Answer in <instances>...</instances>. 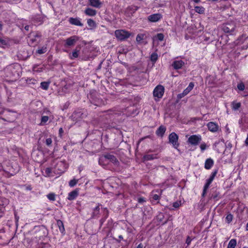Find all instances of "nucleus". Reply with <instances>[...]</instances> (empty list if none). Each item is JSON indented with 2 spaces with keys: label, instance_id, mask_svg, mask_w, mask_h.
I'll use <instances>...</instances> for the list:
<instances>
[{
  "label": "nucleus",
  "instance_id": "f257e3e1",
  "mask_svg": "<svg viewBox=\"0 0 248 248\" xmlns=\"http://www.w3.org/2000/svg\"><path fill=\"white\" fill-rule=\"evenodd\" d=\"M19 69L20 66L19 65L9 66L6 69L7 77L16 79L18 78L20 76L19 71Z\"/></svg>",
  "mask_w": 248,
  "mask_h": 248
},
{
  "label": "nucleus",
  "instance_id": "f03ea898",
  "mask_svg": "<svg viewBox=\"0 0 248 248\" xmlns=\"http://www.w3.org/2000/svg\"><path fill=\"white\" fill-rule=\"evenodd\" d=\"M41 34L39 32H31L28 35V42L30 46H35L40 41Z\"/></svg>",
  "mask_w": 248,
  "mask_h": 248
},
{
  "label": "nucleus",
  "instance_id": "7ed1b4c3",
  "mask_svg": "<svg viewBox=\"0 0 248 248\" xmlns=\"http://www.w3.org/2000/svg\"><path fill=\"white\" fill-rule=\"evenodd\" d=\"M236 25L233 22H228L222 25V29L225 33L232 35L235 32Z\"/></svg>",
  "mask_w": 248,
  "mask_h": 248
},
{
  "label": "nucleus",
  "instance_id": "20e7f679",
  "mask_svg": "<svg viewBox=\"0 0 248 248\" xmlns=\"http://www.w3.org/2000/svg\"><path fill=\"white\" fill-rule=\"evenodd\" d=\"M235 43L237 45H242L241 48L242 49H247L248 47V36L245 34L242 35L236 40Z\"/></svg>",
  "mask_w": 248,
  "mask_h": 248
},
{
  "label": "nucleus",
  "instance_id": "39448f33",
  "mask_svg": "<svg viewBox=\"0 0 248 248\" xmlns=\"http://www.w3.org/2000/svg\"><path fill=\"white\" fill-rule=\"evenodd\" d=\"M115 35L117 38L120 40H124L129 37L131 33L123 30H118L115 31Z\"/></svg>",
  "mask_w": 248,
  "mask_h": 248
},
{
  "label": "nucleus",
  "instance_id": "423d86ee",
  "mask_svg": "<svg viewBox=\"0 0 248 248\" xmlns=\"http://www.w3.org/2000/svg\"><path fill=\"white\" fill-rule=\"evenodd\" d=\"M79 40V37L76 35H74L67 38L64 41V46L66 48L73 46L76 42Z\"/></svg>",
  "mask_w": 248,
  "mask_h": 248
},
{
  "label": "nucleus",
  "instance_id": "0eeeda50",
  "mask_svg": "<svg viewBox=\"0 0 248 248\" xmlns=\"http://www.w3.org/2000/svg\"><path fill=\"white\" fill-rule=\"evenodd\" d=\"M169 142L171 143L174 148L177 149L179 146L178 136L174 132L170 133L169 136Z\"/></svg>",
  "mask_w": 248,
  "mask_h": 248
},
{
  "label": "nucleus",
  "instance_id": "6e6552de",
  "mask_svg": "<svg viewBox=\"0 0 248 248\" xmlns=\"http://www.w3.org/2000/svg\"><path fill=\"white\" fill-rule=\"evenodd\" d=\"M202 140L200 135H193L189 137L187 142L193 145H197Z\"/></svg>",
  "mask_w": 248,
  "mask_h": 248
},
{
  "label": "nucleus",
  "instance_id": "1a4fd4ad",
  "mask_svg": "<svg viewBox=\"0 0 248 248\" xmlns=\"http://www.w3.org/2000/svg\"><path fill=\"white\" fill-rule=\"evenodd\" d=\"M164 87L162 85H158L154 89L153 94L155 97L161 98L164 94Z\"/></svg>",
  "mask_w": 248,
  "mask_h": 248
},
{
  "label": "nucleus",
  "instance_id": "9d476101",
  "mask_svg": "<svg viewBox=\"0 0 248 248\" xmlns=\"http://www.w3.org/2000/svg\"><path fill=\"white\" fill-rule=\"evenodd\" d=\"M103 157L110 162L112 163L114 166H119L120 163L117 158L111 154H107L103 155Z\"/></svg>",
  "mask_w": 248,
  "mask_h": 248
},
{
  "label": "nucleus",
  "instance_id": "9b49d317",
  "mask_svg": "<svg viewBox=\"0 0 248 248\" xmlns=\"http://www.w3.org/2000/svg\"><path fill=\"white\" fill-rule=\"evenodd\" d=\"M208 130L213 133L217 132L218 131L219 127L217 123L210 122L207 124Z\"/></svg>",
  "mask_w": 248,
  "mask_h": 248
},
{
  "label": "nucleus",
  "instance_id": "f8f14e48",
  "mask_svg": "<svg viewBox=\"0 0 248 248\" xmlns=\"http://www.w3.org/2000/svg\"><path fill=\"white\" fill-rule=\"evenodd\" d=\"M89 5L93 7L99 9L102 5V2L100 0H88Z\"/></svg>",
  "mask_w": 248,
  "mask_h": 248
},
{
  "label": "nucleus",
  "instance_id": "ddd939ff",
  "mask_svg": "<svg viewBox=\"0 0 248 248\" xmlns=\"http://www.w3.org/2000/svg\"><path fill=\"white\" fill-rule=\"evenodd\" d=\"M8 204V200L6 199L0 198V217L4 213V206Z\"/></svg>",
  "mask_w": 248,
  "mask_h": 248
},
{
  "label": "nucleus",
  "instance_id": "4468645a",
  "mask_svg": "<svg viewBox=\"0 0 248 248\" xmlns=\"http://www.w3.org/2000/svg\"><path fill=\"white\" fill-rule=\"evenodd\" d=\"M162 17L161 14H155L151 15L148 17V19L153 22H155L158 21L160 20Z\"/></svg>",
  "mask_w": 248,
  "mask_h": 248
},
{
  "label": "nucleus",
  "instance_id": "2eb2a0df",
  "mask_svg": "<svg viewBox=\"0 0 248 248\" xmlns=\"http://www.w3.org/2000/svg\"><path fill=\"white\" fill-rule=\"evenodd\" d=\"M69 22L71 24L76 26L82 27L83 25L78 18L70 17L69 19Z\"/></svg>",
  "mask_w": 248,
  "mask_h": 248
},
{
  "label": "nucleus",
  "instance_id": "dca6fc26",
  "mask_svg": "<svg viewBox=\"0 0 248 248\" xmlns=\"http://www.w3.org/2000/svg\"><path fill=\"white\" fill-rule=\"evenodd\" d=\"M82 115L80 111L74 112L71 116V119L73 121L78 122L82 118Z\"/></svg>",
  "mask_w": 248,
  "mask_h": 248
},
{
  "label": "nucleus",
  "instance_id": "f3484780",
  "mask_svg": "<svg viewBox=\"0 0 248 248\" xmlns=\"http://www.w3.org/2000/svg\"><path fill=\"white\" fill-rule=\"evenodd\" d=\"M84 13L87 16H93L96 15L97 11L91 8H87L84 11Z\"/></svg>",
  "mask_w": 248,
  "mask_h": 248
},
{
  "label": "nucleus",
  "instance_id": "a211bd4d",
  "mask_svg": "<svg viewBox=\"0 0 248 248\" xmlns=\"http://www.w3.org/2000/svg\"><path fill=\"white\" fill-rule=\"evenodd\" d=\"M166 130V127L163 125H160L156 131V134L159 137H162Z\"/></svg>",
  "mask_w": 248,
  "mask_h": 248
},
{
  "label": "nucleus",
  "instance_id": "6ab92c4d",
  "mask_svg": "<svg viewBox=\"0 0 248 248\" xmlns=\"http://www.w3.org/2000/svg\"><path fill=\"white\" fill-rule=\"evenodd\" d=\"M78 195V190L77 189H75L68 194V200L72 201L76 198Z\"/></svg>",
  "mask_w": 248,
  "mask_h": 248
},
{
  "label": "nucleus",
  "instance_id": "aec40b11",
  "mask_svg": "<svg viewBox=\"0 0 248 248\" xmlns=\"http://www.w3.org/2000/svg\"><path fill=\"white\" fill-rule=\"evenodd\" d=\"M184 65V62L183 61H175L172 63V66L175 69H179Z\"/></svg>",
  "mask_w": 248,
  "mask_h": 248
},
{
  "label": "nucleus",
  "instance_id": "412c9836",
  "mask_svg": "<svg viewBox=\"0 0 248 248\" xmlns=\"http://www.w3.org/2000/svg\"><path fill=\"white\" fill-rule=\"evenodd\" d=\"M213 181H212L211 179H210L209 178L207 180H206V184H205L204 186V187H203V192H202V197H204L205 195H206V191H207V190L208 189V188H209V186H210V185L211 184V183Z\"/></svg>",
  "mask_w": 248,
  "mask_h": 248
},
{
  "label": "nucleus",
  "instance_id": "4be33fe9",
  "mask_svg": "<svg viewBox=\"0 0 248 248\" xmlns=\"http://www.w3.org/2000/svg\"><path fill=\"white\" fill-rule=\"evenodd\" d=\"M214 164V161L211 158H208L206 160L204 167L206 169L209 170L211 168Z\"/></svg>",
  "mask_w": 248,
  "mask_h": 248
},
{
  "label": "nucleus",
  "instance_id": "5701e85b",
  "mask_svg": "<svg viewBox=\"0 0 248 248\" xmlns=\"http://www.w3.org/2000/svg\"><path fill=\"white\" fill-rule=\"evenodd\" d=\"M100 206H101V204H98V205L94 208L92 213L93 217L95 218L98 217L100 212Z\"/></svg>",
  "mask_w": 248,
  "mask_h": 248
},
{
  "label": "nucleus",
  "instance_id": "b1692460",
  "mask_svg": "<svg viewBox=\"0 0 248 248\" xmlns=\"http://www.w3.org/2000/svg\"><path fill=\"white\" fill-rule=\"evenodd\" d=\"M194 86V83L193 82H190L188 86L183 91V94L185 95L187 94L192 90Z\"/></svg>",
  "mask_w": 248,
  "mask_h": 248
},
{
  "label": "nucleus",
  "instance_id": "393cba45",
  "mask_svg": "<svg viewBox=\"0 0 248 248\" xmlns=\"http://www.w3.org/2000/svg\"><path fill=\"white\" fill-rule=\"evenodd\" d=\"M241 104L240 102L233 101L232 103V109L234 110H238L241 107Z\"/></svg>",
  "mask_w": 248,
  "mask_h": 248
},
{
  "label": "nucleus",
  "instance_id": "a878e982",
  "mask_svg": "<svg viewBox=\"0 0 248 248\" xmlns=\"http://www.w3.org/2000/svg\"><path fill=\"white\" fill-rule=\"evenodd\" d=\"M57 224L59 228L60 232L63 233L64 232L65 229L62 221L61 220H58L57 221Z\"/></svg>",
  "mask_w": 248,
  "mask_h": 248
},
{
  "label": "nucleus",
  "instance_id": "bb28decb",
  "mask_svg": "<svg viewBox=\"0 0 248 248\" xmlns=\"http://www.w3.org/2000/svg\"><path fill=\"white\" fill-rule=\"evenodd\" d=\"M236 245V240L235 239H231L228 244L227 248H234Z\"/></svg>",
  "mask_w": 248,
  "mask_h": 248
},
{
  "label": "nucleus",
  "instance_id": "cd10ccee",
  "mask_svg": "<svg viewBox=\"0 0 248 248\" xmlns=\"http://www.w3.org/2000/svg\"><path fill=\"white\" fill-rule=\"evenodd\" d=\"M156 158V155H146L143 156L144 160H151Z\"/></svg>",
  "mask_w": 248,
  "mask_h": 248
},
{
  "label": "nucleus",
  "instance_id": "c85d7f7f",
  "mask_svg": "<svg viewBox=\"0 0 248 248\" xmlns=\"http://www.w3.org/2000/svg\"><path fill=\"white\" fill-rule=\"evenodd\" d=\"M195 11L196 12L202 14H203L205 11V9L202 6H195Z\"/></svg>",
  "mask_w": 248,
  "mask_h": 248
},
{
  "label": "nucleus",
  "instance_id": "c756f323",
  "mask_svg": "<svg viewBox=\"0 0 248 248\" xmlns=\"http://www.w3.org/2000/svg\"><path fill=\"white\" fill-rule=\"evenodd\" d=\"M78 52L79 50H77V49H75L73 52H72V55H70L69 58L71 60H73L75 58H77L78 56Z\"/></svg>",
  "mask_w": 248,
  "mask_h": 248
},
{
  "label": "nucleus",
  "instance_id": "7c9ffc66",
  "mask_svg": "<svg viewBox=\"0 0 248 248\" xmlns=\"http://www.w3.org/2000/svg\"><path fill=\"white\" fill-rule=\"evenodd\" d=\"M158 59V55L156 52L153 53L150 56V60L155 63Z\"/></svg>",
  "mask_w": 248,
  "mask_h": 248
},
{
  "label": "nucleus",
  "instance_id": "2f4dec72",
  "mask_svg": "<svg viewBox=\"0 0 248 248\" xmlns=\"http://www.w3.org/2000/svg\"><path fill=\"white\" fill-rule=\"evenodd\" d=\"M44 69L43 67H39V65H35L32 67V70L34 72H42Z\"/></svg>",
  "mask_w": 248,
  "mask_h": 248
},
{
  "label": "nucleus",
  "instance_id": "473e14b6",
  "mask_svg": "<svg viewBox=\"0 0 248 248\" xmlns=\"http://www.w3.org/2000/svg\"><path fill=\"white\" fill-rule=\"evenodd\" d=\"M49 83L47 82H42L41 83V87L45 90H47L49 87Z\"/></svg>",
  "mask_w": 248,
  "mask_h": 248
},
{
  "label": "nucleus",
  "instance_id": "72a5a7b5",
  "mask_svg": "<svg viewBox=\"0 0 248 248\" xmlns=\"http://www.w3.org/2000/svg\"><path fill=\"white\" fill-rule=\"evenodd\" d=\"M49 120V117L47 116H43L41 118V122L40 125H43L45 124Z\"/></svg>",
  "mask_w": 248,
  "mask_h": 248
},
{
  "label": "nucleus",
  "instance_id": "f704fd0d",
  "mask_svg": "<svg viewBox=\"0 0 248 248\" xmlns=\"http://www.w3.org/2000/svg\"><path fill=\"white\" fill-rule=\"evenodd\" d=\"M56 195L54 193H51L47 195V198L51 201H55Z\"/></svg>",
  "mask_w": 248,
  "mask_h": 248
},
{
  "label": "nucleus",
  "instance_id": "c9c22d12",
  "mask_svg": "<svg viewBox=\"0 0 248 248\" xmlns=\"http://www.w3.org/2000/svg\"><path fill=\"white\" fill-rule=\"evenodd\" d=\"M87 24L91 27H94L96 25L95 21L92 19H89L87 20Z\"/></svg>",
  "mask_w": 248,
  "mask_h": 248
},
{
  "label": "nucleus",
  "instance_id": "e433bc0d",
  "mask_svg": "<svg viewBox=\"0 0 248 248\" xmlns=\"http://www.w3.org/2000/svg\"><path fill=\"white\" fill-rule=\"evenodd\" d=\"M78 180L76 179H72L69 182V185L70 187L74 186L78 183Z\"/></svg>",
  "mask_w": 248,
  "mask_h": 248
},
{
  "label": "nucleus",
  "instance_id": "4c0bfd02",
  "mask_svg": "<svg viewBox=\"0 0 248 248\" xmlns=\"http://www.w3.org/2000/svg\"><path fill=\"white\" fill-rule=\"evenodd\" d=\"M7 41L6 39L0 38V46L3 47L4 46L6 45Z\"/></svg>",
  "mask_w": 248,
  "mask_h": 248
},
{
  "label": "nucleus",
  "instance_id": "58836bf2",
  "mask_svg": "<svg viewBox=\"0 0 248 248\" xmlns=\"http://www.w3.org/2000/svg\"><path fill=\"white\" fill-rule=\"evenodd\" d=\"M155 37L157 38V40L161 41L163 40L164 36L163 33H157Z\"/></svg>",
  "mask_w": 248,
  "mask_h": 248
},
{
  "label": "nucleus",
  "instance_id": "ea45409f",
  "mask_svg": "<svg viewBox=\"0 0 248 248\" xmlns=\"http://www.w3.org/2000/svg\"><path fill=\"white\" fill-rule=\"evenodd\" d=\"M233 218V216L232 214L228 215L226 217V220L228 223H230Z\"/></svg>",
  "mask_w": 248,
  "mask_h": 248
},
{
  "label": "nucleus",
  "instance_id": "a19ab883",
  "mask_svg": "<svg viewBox=\"0 0 248 248\" xmlns=\"http://www.w3.org/2000/svg\"><path fill=\"white\" fill-rule=\"evenodd\" d=\"M46 51V47H43L41 49H39L37 50V52L39 54H42L45 53Z\"/></svg>",
  "mask_w": 248,
  "mask_h": 248
},
{
  "label": "nucleus",
  "instance_id": "79ce46f5",
  "mask_svg": "<svg viewBox=\"0 0 248 248\" xmlns=\"http://www.w3.org/2000/svg\"><path fill=\"white\" fill-rule=\"evenodd\" d=\"M237 87L240 91H243L245 89V85L243 83L238 84Z\"/></svg>",
  "mask_w": 248,
  "mask_h": 248
},
{
  "label": "nucleus",
  "instance_id": "37998d69",
  "mask_svg": "<svg viewBox=\"0 0 248 248\" xmlns=\"http://www.w3.org/2000/svg\"><path fill=\"white\" fill-rule=\"evenodd\" d=\"M217 170H214L211 174V175H210V177H209V179H211L212 181H213L215 177L216 176V175H217Z\"/></svg>",
  "mask_w": 248,
  "mask_h": 248
},
{
  "label": "nucleus",
  "instance_id": "c03bdc74",
  "mask_svg": "<svg viewBox=\"0 0 248 248\" xmlns=\"http://www.w3.org/2000/svg\"><path fill=\"white\" fill-rule=\"evenodd\" d=\"M45 173L47 176H49L51 173L52 170L50 168H46L45 170Z\"/></svg>",
  "mask_w": 248,
  "mask_h": 248
},
{
  "label": "nucleus",
  "instance_id": "a18cd8bd",
  "mask_svg": "<svg viewBox=\"0 0 248 248\" xmlns=\"http://www.w3.org/2000/svg\"><path fill=\"white\" fill-rule=\"evenodd\" d=\"M52 142V139L51 138H47L46 140V144L47 146H50Z\"/></svg>",
  "mask_w": 248,
  "mask_h": 248
},
{
  "label": "nucleus",
  "instance_id": "49530a36",
  "mask_svg": "<svg viewBox=\"0 0 248 248\" xmlns=\"http://www.w3.org/2000/svg\"><path fill=\"white\" fill-rule=\"evenodd\" d=\"M143 37H144V35L143 34H138L136 37L137 41L140 42V41H141L142 40H143Z\"/></svg>",
  "mask_w": 248,
  "mask_h": 248
},
{
  "label": "nucleus",
  "instance_id": "de8ad7c7",
  "mask_svg": "<svg viewBox=\"0 0 248 248\" xmlns=\"http://www.w3.org/2000/svg\"><path fill=\"white\" fill-rule=\"evenodd\" d=\"M129 8L132 12L134 13L139 9V7L137 6H131Z\"/></svg>",
  "mask_w": 248,
  "mask_h": 248
},
{
  "label": "nucleus",
  "instance_id": "09e8293b",
  "mask_svg": "<svg viewBox=\"0 0 248 248\" xmlns=\"http://www.w3.org/2000/svg\"><path fill=\"white\" fill-rule=\"evenodd\" d=\"M181 205V202H176L173 203V207L174 208H178Z\"/></svg>",
  "mask_w": 248,
  "mask_h": 248
},
{
  "label": "nucleus",
  "instance_id": "8fccbe9b",
  "mask_svg": "<svg viewBox=\"0 0 248 248\" xmlns=\"http://www.w3.org/2000/svg\"><path fill=\"white\" fill-rule=\"evenodd\" d=\"M35 20L36 22L42 23L43 22V18L41 16H39L35 18Z\"/></svg>",
  "mask_w": 248,
  "mask_h": 248
},
{
  "label": "nucleus",
  "instance_id": "3c124183",
  "mask_svg": "<svg viewBox=\"0 0 248 248\" xmlns=\"http://www.w3.org/2000/svg\"><path fill=\"white\" fill-rule=\"evenodd\" d=\"M206 148V145L205 143H202L200 146L202 151H203Z\"/></svg>",
  "mask_w": 248,
  "mask_h": 248
},
{
  "label": "nucleus",
  "instance_id": "603ef678",
  "mask_svg": "<svg viewBox=\"0 0 248 248\" xmlns=\"http://www.w3.org/2000/svg\"><path fill=\"white\" fill-rule=\"evenodd\" d=\"M145 202V199L142 197L138 198V202L140 203H143Z\"/></svg>",
  "mask_w": 248,
  "mask_h": 248
},
{
  "label": "nucleus",
  "instance_id": "864d4df0",
  "mask_svg": "<svg viewBox=\"0 0 248 248\" xmlns=\"http://www.w3.org/2000/svg\"><path fill=\"white\" fill-rule=\"evenodd\" d=\"M153 199L155 201H157L159 200V196L157 194H154L153 196Z\"/></svg>",
  "mask_w": 248,
  "mask_h": 248
},
{
  "label": "nucleus",
  "instance_id": "5fc2aeb1",
  "mask_svg": "<svg viewBox=\"0 0 248 248\" xmlns=\"http://www.w3.org/2000/svg\"><path fill=\"white\" fill-rule=\"evenodd\" d=\"M191 241V239L189 236H188L186 240V243L188 245L190 244Z\"/></svg>",
  "mask_w": 248,
  "mask_h": 248
},
{
  "label": "nucleus",
  "instance_id": "6e6d98bb",
  "mask_svg": "<svg viewBox=\"0 0 248 248\" xmlns=\"http://www.w3.org/2000/svg\"><path fill=\"white\" fill-rule=\"evenodd\" d=\"M185 96V95H184V94H183V93H179L178 96H177V97L179 99H181L182 98H183V97H184Z\"/></svg>",
  "mask_w": 248,
  "mask_h": 248
},
{
  "label": "nucleus",
  "instance_id": "4d7b16f0",
  "mask_svg": "<svg viewBox=\"0 0 248 248\" xmlns=\"http://www.w3.org/2000/svg\"><path fill=\"white\" fill-rule=\"evenodd\" d=\"M106 217L105 218H102L100 220V223H101V225H102L103 223L105 221L106 217Z\"/></svg>",
  "mask_w": 248,
  "mask_h": 248
},
{
  "label": "nucleus",
  "instance_id": "13d9d810",
  "mask_svg": "<svg viewBox=\"0 0 248 248\" xmlns=\"http://www.w3.org/2000/svg\"><path fill=\"white\" fill-rule=\"evenodd\" d=\"M31 80H32V81L31 82L32 83H34V82L36 81V80L34 79H28L27 82H28L29 83H30V81H31Z\"/></svg>",
  "mask_w": 248,
  "mask_h": 248
},
{
  "label": "nucleus",
  "instance_id": "bf43d9fd",
  "mask_svg": "<svg viewBox=\"0 0 248 248\" xmlns=\"http://www.w3.org/2000/svg\"><path fill=\"white\" fill-rule=\"evenodd\" d=\"M59 134H62L63 132V129H62V128H60L59 129Z\"/></svg>",
  "mask_w": 248,
  "mask_h": 248
},
{
  "label": "nucleus",
  "instance_id": "052dcab7",
  "mask_svg": "<svg viewBox=\"0 0 248 248\" xmlns=\"http://www.w3.org/2000/svg\"><path fill=\"white\" fill-rule=\"evenodd\" d=\"M29 28H30V26L29 25H27L25 27V29L26 30V31H29Z\"/></svg>",
  "mask_w": 248,
  "mask_h": 248
},
{
  "label": "nucleus",
  "instance_id": "680f3d73",
  "mask_svg": "<svg viewBox=\"0 0 248 248\" xmlns=\"http://www.w3.org/2000/svg\"><path fill=\"white\" fill-rule=\"evenodd\" d=\"M194 2L196 3H199L201 0H192Z\"/></svg>",
  "mask_w": 248,
  "mask_h": 248
},
{
  "label": "nucleus",
  "instance_id": "e2e57ef3",
  "mask_svg": "<svg viewBox=\"0 0 248 248\" xmlns=\"http://www.w3.org/2000/svg\"><path fill=\"white\" fill-rule=\"evenodd\" d=\"M142 248V246L141 244H139L137 247V248Z\"/></svg>",
  "mask_w": 248,
  "mask_h": 248
},
{
  "label": "nucleus",
  "instance_id": "0e129e2a",
  "mask_svg": "<svg viewBox=\"0 0 248 248\" xmlns=\"http://www.w3.org/2000/svg\"><path fill=\"white\" fill-rule=\"evenodd\" d=\"M246 231H248V222L247 223V225H246Z\"/></svg>",
  "mask_w": 248,
  "mask_h": 248
},
{
  "label": "nucleus",
  "instance_id": "69168bd1",
  "mask_svg": "<svg viewBox=\"0 0 248 248\" xmlns=\"http://www.w3.org/2000/svg\"><path fill=\"white\" fill-rule=\"evenodd\" d=\"M119 238L120 239H123V237L122 235H119Z\"/></svg>",
  "mask_w": 248,
  "mask_h": 248
},
{
  "label": "nucleus",
  "instance_id": "338daca9",
  "mask_svg": "<svg viewBox=\"0 0 248 248\" xmlns=\"http://www.w3.org/2000/svg\"><path fill=\"white\" fill-rule=\"evenodd\" d=\"M2 28V25L0 23V30H1Z\"/></svg>",
  "mask_w": 248,
  "mask_h": 248
},
{
  "label": "nucleus",
  "instance_id": "774afa93",
  "mask_svg": "<svg viewBox=\"0 0 248 248\" xmlns=\"http://www.w3.org/2000/svg\"><path fill=\"white\" fill-rule=\"evenodd\" d=\"M16 219L17 221L18 219V217H17L16 216Z\"/></svg>",
  "mask_w": 248,
  "mask_h": 248
}]
</instances>
